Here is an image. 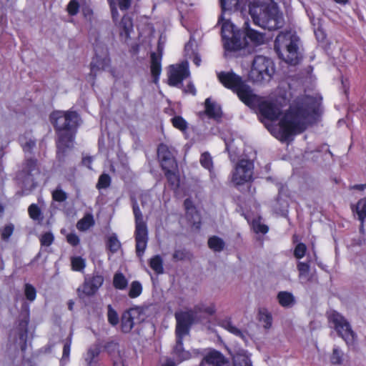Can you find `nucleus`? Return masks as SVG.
Returning <instances> with one entry per match:
<instances>
[{"mask_svg":"<svg viewBox=\"0 0 366 366\" xmlns=\"http://www.w3.org/2000/svg\"><path fill=\"white\" fill-rule=\"evenodd\" d=\"M219 2L222 12L217 25L221 26L223 46H261L266 43L264 34L251 28L249 20L238 29L225 16L227 13H243L247 4L254 24L268 30L279 29L285 24L283 14L274 0H219Z\"/></svg>","mask_w":366,"mask_h":366,"instance_id":"f257e3e1","label":"nucleus"},{"mask_svg":"<svg viewBox=\"0 0 366 366\" xmlns=\"http://www.w3.org/2000/svg\"><path fill=\"white\" fill-rule=\"evenodd\" d=\"M316 114V106L311 97L297 98L284 114L277 125H269L270 133L281 142H287L304 132L313 116Z\"/></svg>","mask_w":366,"mask_h":366,"instance_id":"f03ea898","label":"nucleus"},{"mask_svg":"<svg viewBox=\"0 0 366 366\" xmlns=\"http://www.w3.org/2000/svg\"><path fill=\"white\" fill-rule=\"evenodd\" d=\"M50 118L57 132V157L61 161L64 157L66 150L73 147L80 117L74 111H55Z\"/></svg>","mask_w":366,"mask_h":366,"instance_id":"7ed1b4c3","label":"nucleus"},{"mask_svg":"<svg viewBox=\"0 0 366 366\" xmlns=\"http://www.w3.org/2000/svg\"><path fill=\"white\" fill-rule=\"evenodd\" d=\"M219 81L227 88L235 92L239 99L244 104H254L257 97L252 89L245 84L242 77L233 71H221L217 74Z\"/></svg>","mask_w":366,"mask_h":366,"instance_id":"20e7f679","label":"nucleus"},{"mask_svg":"<svg viewBox=\"0 0 366 366\" xmlns=\"http://www.w3.org/2000/svg\"><path fill=\"white\" fill-rule=\"evenodd\" d=\"M132 209L135 220L136 253L139 257H142L148 242L147 227L136 199L132 200Z\"/></svg>","mask_w":366,"mask_h":366,"instance_id":"39448f33","label":"nucleus"},{"mask_svg":"<svg viewBox=\"0 0 366 366\" xmlns=\"http://www.w3.org/2000/svg\"><path fill=\"white\" fill-rule=\"evenodd\" d=\"M274 71V64L270 59L263 56H257L252 62L249 78L256 83L269 81Z\"/></svg>","mask_w":366,"mask_h":366,"instance_id":"423d86ee","label":"nucleus"},{"mask_svg":"<svg viewBox=\"0 0 366 366\" xmlns=\"http://www.w3.org/2000/svg\"><path fill=\"white\" fill-rule=\"evenodd\" d=\"M328 321L347 345H351L355 340V333L348 321L339 312L331 311L328 313Z\"/></svg>","mask_w":366,"mask_h":366,"instance_id":"0eeeda50","label":"nucleus"},{"mask_svg":"<svg viewBox=\"0 0 366 366\" xmlns=\"http://www.w3.org/2000/svg\"><path fill=\"white\" fill-rule=\"evenodd\" d=\"M39 174L37 162L34 159H26L22 169L17 174V179L26 190H31L36 186L35 177Z\"/></svg>","mask_w":366,"mask_h":366,"instance_id":"6e6552de","label":"nucleus"},{"mask_svg":"<svg viewBox=\"0 0 366 366\" xmlns=\"http://www.w3.org/2000/svg\"><path fill=\"white\" fill-rule=\"evenodd\" d=\"M257 100L254 104H245L250 108L258 107L261 117L267 120L274 121L279 118L282 113L281 107L277 103L265 100L261 97L254 94Z\"/></svg>","mask_w":366,"mask_h":366,"instance_id":"1a4fd4ad","label":"nucleus"},{"mask_svg":"<svg viewBox=\"0 0 366 366\" xmlns=\"http://www.w3.org/2000/svg\"><path fill=\"white\" fill-rule=\"evenodd\" d=\"M110 59L107 47H96L94 56L90 64V74L89 78L94 81L97 75L101 71L109 68Z\"/></svg>","mask_w":366,"mask_h":366,"instance_id":"9d476101","label":"nucleus"},{"mask_svg":"<svg viewBox=\"0 0 366 366\" xmlns=\"http://www.w3.org/2000/svg\"><path fill=\"white\" fill-rule=\"evenodd\" d=\"M190 71L189 62L185 60L179 64L169 66L168 71V82L170 86L181 88L182 81L189 77Z\"/></svg>","mask_w":366,"mask_h":366,"instance_id":"9b49d317","label":"nucleus"},{"mask_svg":"<svg viewBox=\"0 0 366 366\" xmlns=\"http://www.w3.org/2000/svg\"><path fill=\"white\" fill-rule=\"evenodd\" d=\"M254 164L249 159H241L232 173V181L236 185H242L252 179Z\"/></svg>","mask_w":366,"mask_h":366,"instance_id":"f8f14e48","label":"nucleus"},{"mask_svg":"<svg viewBox=\"0 0 366 366\" xmlns=\"http://www.w3.org/2000/svg\"><path fill=\"white\" fill-rule=\"evenodd\" d=\"M142 310L139 307L131 308L125 311L121 317V330L124 333H129L134 325L142 322L144 318L142 317Z\"/></svg>","mask_w":366,"mask_h":366,"instance_id":"ddd939ff","label":"nucleus"},{"mask_svg":"<svg viewBox=\"0 0 366 366\" xmlns=\"http://www.w3.org/2000/svg\"><path fill=\"white\" fill-rule=\"evenodd\" d=\"M177 320L176 333H180L188 335L189 329L194 320V313L191 310L186 312H179L175 313Z\"/></svg>","mask_w":366,"mask_h":366,"instance_id":"4468645a","label":"nucleus"},{"mask_svg":"<svg viewBox=\"0 0 366 366\" xmlns=\"http://www.w3.org/2000/svg\"><path fill=\"white\" fill-rule=\"evenodd\" d=\"M157 155L162 169L177 168V164L174 157L173 152L167 145L161 144L157 149Z\"/></svg>","mask_w":366,"mask_h":366,"instance_id":"2eb2a0df","label":"nucleus"},{"mask_svg":"<svg viewBox=\"0 0 366 366\" xmlns=\"http://www.w3.org/2000/svg\"><path fill=\"white\" fill-rule=\"evenodd\" d=\"M280 59L292 65L297 64L302 59L298 47H274Z\"/></svg>","mask_w":366,"mask_h":366,"instance_id":"dca6fc26","label":"nucleus"},{"mask_svg":"<svg viewBox=\"0 0 366 366\" xmlns=\"http://www.w3.org/2000/svg\"><path fill=\"white\" fill-rule=\"evenodd\" d=\"M187 335L176 333V345L174 347V353L180 361L187 360L193 356L200 354L198 350L194 349L191 352L185 350L183 347V337Z\"/></svg>","mask_w":366,"mask_h":366,"instance_id":"f3484780","label":"nucleus"},{"mask_svg":"<svg viewBox=\"0 0 366 366\" xmlns=\"http://www.w3.org/2000/svg\"><path fill=\"white\" fill-rule=\"evenodd\" d=\"M104 277L102 274H94L92 277L85 278L81 292L87 295H93L104 283Z\"/></svg>","mask_w":366,"mask_h":366,"instance_id":"a211bd4d","label":"nucleus"},{"mask_svg":"<svg viewBox=\"0 0 366 366\" xmlns=\"http://www.w3.org/2000/svg\"><path fill=\"white\" fill-rule=\"evenodd\" d=\"M151 74L154 79V82L157 84L159 79L162 72V48L158 47L157 52H152L151 54Z\"/></svg>","mask_w":366,"mask_h":366,"instance_id":"6ab92c4d","label":"nucleus"},{"mask_svg":"<svg viewBox=\"0 0 366 366\" xmlns=\"http://www.w3.org/2000/svg\"><path fill=\"white\" fill-rule=\"evenodd\" d=\"M300 38L293 31L281 32L274 41V46H297Z\"/></svg>","mask_w":366,"mask_h":366,"instance_id":"aec40b11","label":"nucleus"},{"mask_svg":"<svg viewBox=\"0 0 366 366\" xmlns=\"http://www.w3.org/2000/svg\"><path fill=\"white\" fill-rule=\"evenodd\" d=\"M224 56L227 59L244 57L254 52V47H224Z\"/></svg>","mask_w":366,"mask_h":366,"instance_id":"412c9836","label":"nucleus"},{"mask_svg":"<svg viewBox=\"0 0 366 366\" xmlns=\"http://www.w3.org/2000/svg\"><path fill=\"white\" fill-rule=\"evenodd\" d=\"M202 362L205 365H211L212 366H224L227 365V360H225L223 355L215 350H210L204 357Z\"/></svg>","mask_w":366,"mask_h":366,"instance_id":"4be33fe9","label":"nucleus"},{"mask_svg":"<svg viewBox=\"0 0 366 366\" xmlns=\"http://www.w3.org/2000/svg\"><path fill=\"white\" fill-rule=\"evenodd\" d=\"M186 209V215L188 220L196 227L199 228L200 221L199 214L193 205V202L189 199H186L184 202Z\"/></svg>","mask_w":366,"mask_h":366,"instance_id":"5701e85b","label":"nucleus"},{"mask_svg":"<svg viewBox=\"0 0 366 366\" xmlns=\"http://www.w3.org/2000/svg\"><path fill=\"white\" fill-rule=\"evenodd\" d=\"M100 348L98 345L90 347L84 356V360L87 366H99V356Z\"/></svg>","mask_w":366,"mask_h":366,"instance_id":"b1692460","label":"nucleus"},{"mask_svg":"<svg viewBox=\"0 0 366 366\" xmlns=\"http://www.w3.org/2000/svg\"><path fill=\"white\" fill-rule=\"evenodd\" d=\"M205 113L209 117L214 119H219L222 116L220 106L212 101L211 98H207L204 102Z\"/></svg>","mask_w":366,"mask_h":366,"instance_id":"393cba45","label":"nucleus"},{"mask_svg":"<svg viewBox=\"0 0 366 366\" xmlns=\"http://www.w3.org/2000/svg\"><path fill=\"white\" fill-rule=\"evenodd\" d=\"M118 26L121 36L127 39L133 29L132 19L129 16L124 15L119 22Z\"/></svg>","mask_w":366,"mask_h":366,"instance_id":"a878e982","label":"nucleus"},{"mask_svg":"<svg viewBox=\"0 0 366 366\" xmlns=\"http://www.w3.org/2000/svg\"><path fill=\"white\" fill-rule=\"evenodd\" d=\"M219 325L222 328L225 329L230 333L233 334L237 337L244 338V335L240 329L237 327L232 322L230 317H226L219 321Z\"/></svg>","mask_w":366,"mask_h":366,"instance_id":"bb28decb","label":"nucleus"},{"mask_svg":"<svg viewBox=\"0 0 366 366\" xmlns=\"http://www.w3.org/2000/svg\"><path fill=\"white\" fill-rule=\"evenodd\" d=\"M277 299L279 304L283 307H292L295 303V298L292 293L286 291L280 292L277 295Z\"/></svg>","mask_w":366,"mask_h":366,"instance_id":"cd10ccee","label":"nucleus"},{"mask_svg":"<svg viewBox=\"0 0 366 366\" xmlns=\"http://www.w3.org/2000/svg\"><path fill=\"white\" fill-rule=\"evenodd\" d=\"M352 210L355 212L358 219L363 224L366 219V197L360 199L355 205H352Z\"/></svg>","mask_w":366,"mask_h":366,"instance_id":"c85d7f7f","label":"nucleus"},{"mask_svg":"<svg viewBox=\"0 0 366 366\" xmlns=\"http://www.w3.org/2000/svg\"><path fill=\"white\" fill-rule=\"evenodd\" d=\"M149 264L151 269L157 274H162L164 273L163 259L160 255L157 254L150 258Z\"/></svg>","mask_w":366,"mask_h":366,"instance_id":"c756f323","label":"nucleus"},{"mask_svg":"<svg viewBox=\"0 0 366 366\" xmlns=\"http://www.w3.org/2000/svg\"><path fill=\"white\" fill-rule=\"evenodd\" d=\"M94 224V217L92 214H86L76 224V228L81 232L86 231Z\"/></svg>","mask_w":366,"mask_h":366,"instance_id":"7c9ffc66","label":"nucleus"},{"mask_svg":"<svg viewBox=\"0 0 366 366\" xmlns=\"http://www.w3.org/2000/svg\"><path fill=\"white\" fill-rule=\"evenodd\" d=\"M297 269L299 271V278L302 282H307L311 279L310 271V267L308 263L299 262L297 263Z\"/></svg>","mask_w":366,"mask_h":366,"instance_id":"2f4dec72","label":"nucleus"},{"mask_svg":"<svg viewBox=\"0 0 366 366\" xmlns=\"http://www.w3.org/2000/svg\"><path fill=\"white\" fill-rule=\"evenodd\" d=\"M113 286L117 290H124L128 286V280L122 272H116L113 277Z\"/></svg>","mask_w":366,"mask_h":366,"instance_id":"473e14b6","label":"nucleus"},{"mask_svg":"<svg viewBox=\"0 0 366 366\" xmlns=\"http://www.w3.org/2000/svg\"><path fill=\"white\" fill-rule=\"evenodd\" d=\"M20 144L26 153H31V150L36 146V141L31 137L22 135L19 137Z\"/></svg>","mask_w":366,"mask_h":366,"instance_id":"72a5a7b5","label":"nucleus"},{"mask_svg":"<svg viewBox=\"0 0 366 366\" xmlns=\"http://www.w3.org/2000/svg\"><path fill=\"white\" fill-rule=\"evenodd\" d=\"M208 245L214 251L220 252L224 247V242L221 238L213 236L209 239Z\"/></svg>","mask_w":366,"mask_h":366,"instance_id":"f704fd0d","label":"nucleus"},{"mask_svg":"<svg viewBox=\"0 0 366 366\" xmlns=\"http://www.w3.org/2000/svg\"><path fill=\"white\" fill-rule=\"evenodd\" d=\"M177 169V168H171L169 169H163L169 183L173 187H177L179 185V179L176 173Z\"/></svg>","mask_w":366,"mask_h":366,"instance_id":"c9c22d12","label":"nucleus"},{"mask_svg":"<svg viewBox=\"0 0 366 366\" xmlns=\"http://www.w3.org/2000/svg\"><path fill=\"white\" fill-rule=\"evenodd\" d=\"M142 285L140 282L133 281L129 287V297L132 299L137 298L142 294Z\"/></svg>","mask_w":366,"mask_h":366,"instance_id":"e433bc0d","label":"nucleus"},{"mask_svg":"<svg viewBox=\"0 0 366 366\" xmlns=\"http://www.w3.org/2000/svg\"><path fill=\"white\" fill-rule=\"evenodd\" d=\"M72 269L81 272L86 267L85 259L81 257H73L71 259Z\"/></svg>","mask_w":366,"mask_h":366,"instance_id":"4c0bfd02","label":"nucleus"},{"mask_svg":"<svg viewBox=\"0 0 366 366\" xmlns=\"http://www.w3.org/2000/svg\"><path fill=\"white\" fill-rule=\"evenodd\" d=\"M172 123L174 127L178 129L182 132L187 130L188 124L186 120L181 116H175L172 119Z\"/></svg>","mask_w":366,"mask_h":366,"instance_id":"58836bf2","label":"nucleus"},{"mask_svg":"<svg viewBox=\"0 0 366 366\" xmlns=\"http://www.w3.org/2000/svg\"><path fill=\"white\" fill-rule=\"evenodd\" d=\"M107 320L112 326L117 325L119 322V315L111 305L107 306Z\"/></svg>","mask_w":366,"mask_h":366,"instance_id":"ea45409f","label":"nucleus"},{"mask_svg":"<svg viewBox=\"0 0 366 366\" xmlns=\"http://www.w3.org/2000/svg\"><path fill=\"white\" fill-rule=\"evenodd\" d=\"M343 352L337 346L334 347L330 361L334 365H340L343 360Z\"/></svg>","mask_w":366,"mask_h":366,"instance_id":"a19ab883","label":"nucleus"},{"mask_svg":"<svg viewBox=\"0 0 366 366\" xmlns=\"http://www.w3.org/2000/svg\"><path fill=\"white\" fill-rule=\"evenodd\" d=\"M200 164L205 169L211 171L213 168L212 158L209 153L204 152L200 157Z\"/></svg>","mask_w":366,"mask_h":366,"instance_id":"79ce46f5","label":"nucleus"},{"mask_svg":"<svg viewBox=\"0 0 366 366\" xmlns=\"http://www.w3.org/2000/svg\"><path fill=\"white\" fill-rule=\"evenodd\" d=\"M107 246L112 253H114L119 249L121 244L119 239H117V236L112 235L109 237Z\"/></svg>","mask_w":366,"mask_h":366,"instance_id":"37998d69","label":"nucleus"},{"mask_svg":"<svg viewBox=\"0 0 366 366\" xmlns=\"http://www.w3.org/2000/svg\"><path fill=\"white\" fill-rule=\"evenodd\" d=\"M111 184V177L107 174H102L100 175L97 184V188L98 189H107Z\"/></svg>","mask_w":366,"mask_h":366,"instance_id":"c03bdc74","label":"nucleus"},{"mask_svg":"<svg viewBox=\"0 0 366 366\" xmlns=\"http://www.w3.org/2000/svg\"><path fill=\"white\" fill-rule=\"evenodd\" d=\"M252 227L254 232L266 234L268 232V227L261 222L260 219H255L252 222Z\"/></svg>","mask_w":366,"mask_h":366,"instance_id":"a18cd8bd","label":"nucleus"},{"mask_svg":"<svg viewBox=\"0 0 366 366\" xmlns=\"http://www.w3.org/2000/svg\"><path fill=\"white\" fill-rule=\"evenodd\" d=\"M28 212L32 219L39 220L41 219V212L37 204H31L28 208Z\"/></svg>","mask_w":366,"mask_h":366,"instance_id":"49530a36","label":"nucleus"},{"mask_svg":"<svg viewBox=\"0 0 366 366\" xmlns=\"http://www.w3.org/2000/svg\"><path fill=\"white\" fill-rule=\"evenodd\" d=\"M24 294L28 300L33 302L36 297V290L34 286L27 283L24 286Z\"/></svg>","mask_w":366,"mask_h":366,"instance_id":"de8ad7c7","label":"nucleus"},{"mask_svg":"<svg viewBox=\"0 0 366 366\" xmlns=\"http://www.w3.org/2000/svg\"><path fill=\"white\" fill-rule=\"evenodd\" d=\"M52 199L56 202H62L67 199V194L60 187H57L52 192Z\"/></svg>","mask_w":366,"mask_h":366,"instance_id":"09e8293b","label":"nucleus"},{"mask_svg":"<svg viewBox=\"0 0 366 366\" xmlns=\"http://www.w3.org/2000/svg\"><path fill=\"white\" fill-rule=\"evenodd\" d=\"M14 230V226L12 224L6 225L1 230V239L4 241H8L10 237L12 235Z\"/></svg>","mask_w":366,"mask_h":366,"instance_id":"8fccbe9b","label":"nucleus"},{"mask_svg":"<svg viewBox=\"0 0 366 366\" xmlns=\"http://www.w3.org/2000/svg\"><path fill=\"white\" fill-rule=\"evenodd\" d=\"M259 315H260L259 320H260V321H262L264 323V327L265 328H269L272 325V321L271 315L268 312L264 311V312H261L259 313Z\"/></svg>","mask_w":366,"mask_h":366,"instance_id":"3c124183","label":"nucleus"},{"mask_svg":"<svg viewBox=\"0 0 366 366\" xmlns=\"http://www.w3.org/2000/svg\"><path fill=\"white\" fill-rule=\"evenodd\" d=\"M54 237L51 232H46L41 235L40 242L42 246L49 247L54 242Z\"/></svg>","mask_w":366,"mask_h":366,"instance_id":"603ef678","label":"nucleus"},{"mask_svg":"<svg viewBox=\"0 0 366 366\" xmlns=\"http://www.w3.org/2000/svg\"><path fill=\"white\" fill-rule=\"evenodd\" d=\"M306 250V245L303 243H299L296 245L295 249L294 250V256L297 259H301L305 255Z\"/></svg>","mask_w":366,"mask_h":366,"instance_id":"864d4df0","label":"nucleus"},{"mask_svg":"<svg viewBox=\"0 0 366 366\" xmlns=\"http://www.w3.org/2000/svg\"><path fill=\"white\" fill-rule=\"evenodd\" d=\"M79 9V4L77 0H71L67 6L68 13L71 15H76Z\"/></svg>","mask_w":366,"mask_h":366,"instance_id":"5fc2aeb1","label":"nucleus"},{"mask_svg":"<svg viewBox=\"0 0 366 366\" xmlns=\"http://www.w3.org/2000/svg\"><path fill=\"white\" fill-rule=\"evenodd\" d=\"M107 1L110 6L113 20L114 22L117 23L118 21V18H119V14H118L117 8L116 7L115 0H107Z\"/></svg>","mask_w":366,"mask_h":366,"instance_id":"6e6d98bb","label":"nucleus"},{"mask_svg":"<svg viewBox=\"0 0 366 366\" xmlns=\"http://www.w3.org/2000/svg\"><path fill=\"white\" fill-rule=\"evenodd\" d=\"M82 14L87 21L92 23L94 19L93 11L91 8L85 6L82 8Z\"/></svg>","mask_w":366,"mask_h":366,"instance_id":"4d7b16f0","label":"nucleus"},{"mask_svg":"<svg viewBox=\"0 0 366 366\" xmlns=\"http://www.w3.org/2000/svg\"><path fill=\"white\" fill-rule=\"evenodd\" d=\"M224 366H229V363L227 361V365ZM234 366H252L250 359L247 357H242L241 359L236 360Z\"/></svg>","mask_w":366,"mask_h":366,"instance_id":"13d9d810","label":"nucleus"},{"mask_svg":"<svg viewBox=\"0 0 366 366\" xmlns=\"http://www.w3.org/2000/svg\"><path fill=\"white\" fill-rule=\"evenodd\" d=\"M172 257L174 261L183 260L187 257V252L182 249L175 250Z\"/></svg>","mask_w":366,"mask_h":366,"instance_id":"bf43d9fd","label":"nucleus"},{"mask_svg":"<svg viewBox=\"0 0 366 366\" xmlns=\"http://www.w3.org/2000/svg\"><path fill=\"white\" fill-rule=\"evenodd\" d=\"M132 0H115L122 11L127 10L131 5Z\"/></svg>","mask_w":366,"mask_h":366,"instance_id":"052dcab7","label":"nucleus"},{"mask_svg":"<svg viewBox=\"0 0 366 366\" xmlns=\"http://www.w3.org/2000/svg\"><path fill=\"white\" fill-rule=\"evenodd\" d=\"M67 242L72 246H76L79 243V238L76 234H69L66 236Z\"/></svg>","mask_w":366,"mask_h":366,"instance_id":"680f3d73","label":"nucleus"},{"mask_svg":"<svg viewBox=\"0 0 366 366\" xmlns=\"http://www.w3.org/2000/svg\"><path fill=\"white\" fill-rule=\"evenodd\" d=\"M315 35L317 41L320 42L323 41V40L325 39V34L324 31L319 27L315 30Z\"/></svg>","mask_w":366,"mask_h":366,"instance_id":"e2e57ef3","label":"nucleus"},{"mask_svg":"<svg viewBox=\"0 0 366 366\" xmlns=\"http://www.w3.org/2000/svg\"><path fill=\"white\" fill-rule=\"evenodd\" d=\"M184 92L185 93H188V94H191L192 95H196L197 94V90H196V88L194 86V85L192 84V83H189L184 88Z\"/></svg>","mask_w":366,"mask_h":366,"instance_id":"0e129e2a","label":"nucleus"},{"mask_svg":"<svg viewBox=\"0 0 366 366\" xmlns=\"http://www.w3.org/2000/svg\"><path fill=\"white\" fill-rule=\"evenodd\" d=\"M71 350V341L66 342L63 348V358H69Z\"/></svg>","mask_w":366,"mask_h":366,"instance_id":"69168bd1","label":"nucleus"},{"mask_svg":"<svg viewBox=\"0 0 366 366\" xmlns=\"http://www.w3.org/2000/svg\"><path fill=\"white\" fill-rule=\"evenodd\" d=\"M216 312V307L214 303H210L209 305H207L206 307L204 309V312L208 315H213Z\"/></svg>","mask_w":366,"mask_h":366,"instance_id":"338daca9","label":"nucleus"},{"mask_svg":"<svg viewBox=\"0 0 366 366\" xmlns=\"http://www.w3.org/2000/svg\"><path fill=\"white\" fill-rule=\"evenodd\" d=\"M207 305L204 302H200L197 305H196L194 307V309L192 310L194 314L199 313V312H204V309L206 307Z\"/></svg>","mask_w":366,"mask_h":366,"instance_id":"774afa93","label":"nucleus"}]
</instances>
